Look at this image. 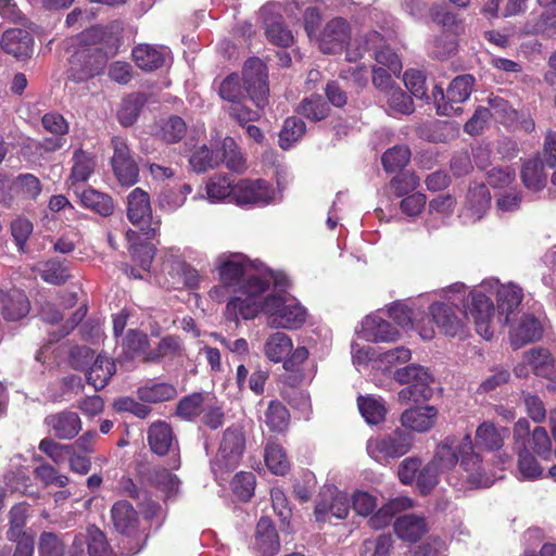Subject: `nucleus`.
<instances>
[{
    "instance_id": "f257e3e1",
    "label": "nucleus",
    "mask_w": 556,
    "mask_h": 556,
    "mask_svg": "<svg viewBox=\"0 0 556 556\" xmlns=\"http://www.w3.org/2000/svg\"><path fill=\"white\" fill-rule=\"evenodd\" d=\"M270 281L279 289L264 296L269 283H256L255 290L245 300L235 298L227 302L224 316L226 320L239 326L240 318L254 319L261 312L267 315L268 325L271 328L298 329L307 318L306 308L293 296L280 291L288 286L285 276L270 277Z\"/></svg>"
},
{
    "instance_id": "f03ea898",
    "label": "nucleus",
    "mask_w": 556,
    "mask_h": 556,
    "mask_svg": "<svg viewBox=\"0 0 556 556\" xmlns=\"http://www.w3.org/2000/svg\"><path fill=\"white\" fill-rule=\"evenodd\" d=\"M459 459L460 468L465 471V479L470 486L488 488L493 484L495 479L485 470L480 455L473 451L469 433L460 440L455 437H447L438 445L431 463L441 471H445L454 468Z\"/></svg>"
},
{
    "instance_id": "7ed1b4c3",
    "label": "nucleus",
    "mask_w": 556,
    "mask_h": 556,
    "mask_svg": "<svg viewBox=\"0 0 556 556\" xmlns=\"http://www.w3.org/2000/svg\"><path fill=\"white\" fill-rule=\"evenodd\" d=\"M217 269L220 285L211 289L210 296L222 301L228 292H232L228 299L245 300L255 290L256 283H270V279H262L253 273L252 264L242 254H223L217 258Z\"/></svg>"
},
{
    "instance_id": "20e7f679",
    "label": "nucleus",
    "mask_w": 556,
    "mask_h": 556,
    "mask_svg": "<svg viewBox=\"0 0 556 556\" xmlns=\"http://www.w3.org/2000/svg\"><path fill=\"white\" fill-rule=\"evenodd\" d=\"M267 78L266 66L263 61L253 58L248 60L243 66L244 86H241L237 74H231L220 83L218 92L220 98L230 104L239 100H245L248 94L256 108L264 109L268 103L269 96Z\"/></svg>"
},
{
    "instance_id": "39448f33",
    "label": "nucleus",
    "mask_w": 556,
    "mask_h": 556,
    "mask_svg": "<svg viewBox=\"0 0 556 556\" xmlns=\"http://www.w3.org/2000/svg\"><path fill=\"white\" fill-rule=\"evenodd\" d=\"M245 432L241 425H231L224 431L218 451L211 462L212 471L219 483L224 480V473L239 466L245 452Z\"/></svg>"
},
{
    "instance_id": "423d86ee",
    "label": "nucleus",
    "mask_w": 556,
    "mask_h": 556,
    "mask_svg": "<svg viewBox=\"0 0 556 556\" xmlns=\"http://www.w3.org/2000/svg\"><path fill=\"white\" fill-rule=\"evenodd\" d=\"M356 48H348L346 60L349 62H356L363 56L367 50H374V58L378 66L387 68L394 76H399L402 71V62L397 54L390 48L383 45L382 37L378 31L371 30L366 35L355 39Z\"/></svg>"
},
{
    "instance_id": "0eeeda50",
    "label": "nucleus",
    "mask_w": 556,
    "mask_h": 556,
    "mask_svg": "<svg viewBox=\"0 0 556 556\" xmlns=\"http://www.w3.org/2000/svg\"><path fill=\"white\" fill-rule=\"evenodd\" d=\"M394 379L401 384H407L399 394L401 403L427 401L432 396L430 384L433 381L429 371L419 365H408L394 372Z\"/></svg>"
},
{
    "instance_id": "6e6552de",
    "label": "nucleus",
    "mask_w": 556,
    "mask_h": 556,
    "mask_svg": "<svg viewBox=\"0 0 556 556\" xmlns=\"http://www.w3.org/2000/svg\"><path fill=\"white\" fill-rule=\"evenodd\" d=\"M473 84V76L464 74L455 77L451 81L446 92H444L441 87H435L432 93L437 113L444 116L462 114V104L469 99Z\"/></svg>"
},
{
    "instance_id": "1a4fd4ad",
    "label": "nucleus",
    "mask_w": 556,
    "mask_h": 556,
    "mask_svg": "<svg viewBox=\"0 0 556 556\" xmlns=\"http://www.w3.org/2000/svg\"><path fill=\"white\" fill-rule=\"evenodd\" d=\"M413 446V437L402 430H395L391 433L371 438L367 441L368 455L379 463L387 462L390 458H399Z\"/></svg>"
},
{
    "instance_id": "9d476101",
    "label": "nucleus",
    "mask_w": 556,
    "mask_h": 556,
    "mask_svg": "<svg viewBox=\"0 0 556 556\" xmlns=\"http://www.w3.org/2000/svg\"><path fill=\"white\" fill-rule=\"evenodd\" d=\"M122 28L117 23H111L106 26H93L83 31L77 40L79 45L89 47L94 53L105 55V62L109 58L116 54L121 45Z\"/></svg>"
},
{
    "instance_id": "9b49d317",
    "label": "nucleus",
    "mask_w": 556,
    "mask_h": 556,
    "mask_svg": "<svg viewBox=\"0 0 556 556\" xmlns=\"http://www.w3.org/2000/svg\"><path fill=\"white\" fill-rule=\"evenodd\" d=\"M350 510V498L334 486H326L319 493L314 515L318 522H331L332 518L342 520Z\"/></svg>"
},
{
    "instance_id": "f8f14e48",
    "label": "nucleus",
    "mask_w": 556,
    "mask_h": 556,
    "mask_svg": "<svg viewBox=\"0 0 556 556\" xmlns=\"http://www.w3.org/2000/svg\"><path fill=\"white\" fill-rule=\"evenodd\" d=\"M111 143L113 148L111 164L116 179L122 186H134L139 178V167L126 140L114 137Z\"/></svg>"
},
{
    "instance_id": "ddd939ff",
    "label": "nucleus",
    "mask_w": 556,
    "mask_h": 556,
    "mask_svg": "<svg viewBox=\"0 0 556 556\" xmlns=\"http://www.w3.org/2000/svg\"><path fill=\"white\" fill-rule=\"evenodd\" d=\"M105 66V55L94 53L80 45L70 59L68 77L75 83L85 81L99 75Z\"/></svg>"
},
{
    "instance_id": "4468645a",
    "label": "nucleus",
    "mask_w": 556,
    "mask_h": 556,
    "mask_svg": "<svg viewBox=\"0 0 556 556\" xmlns=\"http://www.w3.org/2000/svg\"><path fill=\"white\" fill-rule=\"evenodd\" d=\"M127 218L129 222L139 227L147 236L153 238L156 233V227L152 226V208L150 195L141 188L132 189L127 195Z\"/></svg>"
},
{
    "instance_id": "2eb2a0df",
    "label": "nucleus",
    "mask_w": 556,
    "mask_h": 556,
    "mask_svg": "<svg viewBox=\"0 0 556 556\" xmlns=\"http://www.w3.org/2000/svg\"><path fill=\"white\" fill-rule=\"evenodd\" d=\"M529 368L535 376L556 382V359L546 349L533 348L527 351L514 372L518 378H525L529 375Z\"/></svg>"
},
{
    "instance_id": "dca6fc26",
    "label": "nucleus",
    "mask_w": 556,
    "mask_h": 556,
    "mask_svg": "<svg viewBox=\"0 0 556 556\" xmlns=\"http://www.w3.org/2000/svg\"><path fill=\"white\" fill-rule=\"evenodd\" d=\"M351 37L349 23L342 17H334L326 23L316 37L319 50L325 54L341 52Z\"/></svg>"
},
{
    "instance_id": "f3484780",
    "label": "nucleus",
    "mask_w": 556,
    "mask_h": 556,
    "mask_svg": "<svg viewBox=\"0 0 556 556\" xmlns=\"http://www.w3.org/2000/svg\"><path fill=\"white\" fill-rule=\"evenodd\" d=\"M429 312L435 326L443 334L459 339L466 337L467 323L465 316L457 315L452 305L435 301L429 305Z\"/></svg>"
},
{
    "instance_id": "a211bd4d",
    "label": "nucleus",
    "mask_w": 556,
    "mask_h": 556,
    "mask_svg": "<svg viewBox=\"0 0 556 556\" xmlns=\"http://www.w3.org/2000/svg\"><path fill=\"white\" fill-rule=\"evenodd\" d=\"M276 200V191L263 179L240 180L235 185V201L239 205H267Z\"/></svg>"
},
{
    "instance_id": "6ab92c4d",
    "label": "nucleus",
    "mask_w": 556,
    "mask_h": 556,
    "mask_svg": "<svg viewBox=\"0 0 556 556\" xmlns=\"http://www.w3.org/2000/svg\"><path fill=\"white\" fill-rule=\"evenodd\" d=\"M470 298L465 318H472L477 333L489 340L494 333L492 327L494 317L493 302L481 292H472Z\"/></svg>"
},
{
    "instance_id": "aec40b11",
    "label": "nucleus",
    "mask_w": 556,
    "mask_h": 556,
    "mask_svg": "<svg viewBox=\"0 0 556 556\" xmlns=\"http://www.w3.org/2000/svg\"><path fill=\"white\" fill-rule=\"evenodd\" d=\"M280 5L276 3H267L262 7L260 13L265 26L267 39L280 47H289L293 43V35L282 21L279 12Z\"/></svg>"
},
{
    "instance_id": "412c9836",
    "label": "nucleus",
    "mask_w": 556,
    "mask_h": 556,
    "mask_svg": "<svg viewBox=\"0 0 556 556\" xmlns=\"http://www.w3.org/2000/svg\"><path fill=\"white\" fill-rule=\"evenodd\" d=\"M545 316L541 311L523 313L510 329V342L515 348L541 339L543 334V320Z\"/></svg>"
},
{
    "instance_id": "4be33fe9",
    "label": "nucleus",
    "mask_w": 556,
    "mask_h": 556,
    "mask_svg": "<svg viewBox=\"0 0 556 556\" xmlns=\"http://www.w3.org/2000/svg\"><path fill=\"white\" fill-rule=\"evenodd\" d=\"M357 331L363 339L375 343L394 342L401 337L397 328L377 313L367 315Z\"/></svg>"
},
{
    "instance_id": "5701e85b",
    "label": "nucleus",
    "mask_w": 556,
    "mask_h": 556,
    "mask_svg": "<svg viewBox=\"0 0 556 556\" xmlns=\"http://www.w3.org/2000/svg\"><path fill=\"white\" fill-rule=\"evenodd\" d=\"M433 22L441 26L447 35L444 38H435L433 40L432 53L437 58H445L456 50V42L452 37L459 28L456 15L446 10H439L432 14Z\"/></svg>"
},
{
    "instance_id": "b1692460",
    "label": "nucleus",
    "mask_w": 556,
    "mask_h": 556,
    "mask_svg": "<svg viewBox=\"0 0 556 556\" xmlns=\"http://www.w3.org/2000/svg\"><path fill=\"white\" fill-rule=\"evenodd\" d=\"M30 309V303L21 289L15 287H0V311L7 320H20Z\"/></svg>"
},
{
    "instance_id": "393cba45",
    "label": "nucleus",
    "mask_w": 556,
    "mask_h": 556,
    "mask_svg": "<svg viewBox=\"0 0 556 556\" xmlns=\"http://www.w3.org/2000/svg\"><path fill=\"white\" fill-rule=\"evenodd\" d=\"M45 425L61 440L74 439L81 430V420L77 413L62 410L45 418Z\"/></svg>"
},
{
    "instance_id": "a878e982",
    "label": "nucleus",
    "mask_w": 556,
    "mask_h": 556,
    "mask_svg": "<svg viewBox=\"0 0 556 556\" xmlns=\"http://www.w3.org/2000/svg\"><path fill=\"white\" fill-rule=\"evenodd\" d=\"M33 45L31 35L21 28L5 30L0 40L1 49L17 60L29 58L33 52Z\"/></svg>"
},
{
    "instance_id": "bb28decb",
    "label": "nucleus",
    "mask_w": 556,
    "mask_h": 556,
    "mask_svg": "<svg viewBox=\"0 0 556 556\" xmlns=\"http://www.w3.org/2000/svg\"><path fill=\"white\" fill-rule=\"evenodd\" d=\"M522 299L523 291L518 285L514 282L498 285L496 289V305L498 320L503 325L509 323L511 314L521 304Z\"/></svg>"
},
{
    "instance_id": "cd10ccee",
    "label": "nucleus",
    "mask_w": 556,
    "mask_h": 556,
    "mask_svg": "<svg viewBox=\"0 0 556 556\" xmlns=\"http://www.w3.org/2000/svg\"><path fill=\"white\" fill-rule=\"evenodd\" d=\"M438 409L434 406H421L406 409L401 416L404 428L416 432H427L435 424Z\"/></svg>"
},
{
    "instance_id": "c85d7f7f",
    "label": "nucleus",
    "mask_w": 556,
    "mask_h": 556,
    "mask_svg": "<svg viewBox=\"0 0 556 556\" xmlns=\"http://www.w3.org/2000/svg\"><path fill=\"white\" fill-rule=\"evenodd\" d=\"M81 206L102 216L108 217L114 213L115 204L112 197L94 188L88 187L80 192L76 191Z\"/></svg>"
},
{
    "instance_id": "c756f323",
    "label": "nucleus",
    "mask_w": 556,
    "mask_h": 556,
    "mask_svg": "<svg viewBox=\"0 0 556 556\" xmlns=\"http://www.w3.org/2000/svg\"><path fill=\"white\" fill-rule=\"evenodd\" d=\"M29 517V505L25 502L15 504L8 514V530L5 536L8 541H20L34 539V535L25 530Z\"/></svg>"
},
{
    "instance_id": "7c9ffc66",
    "label": "nucleus",
    "mask_w": 556,
    "mask_h": 556,
    "mask_svg": "<svg viewBox=\"0 0 556 556\" xmlns=\"http://www.w3.org/2000/svg\"><path fill=\"white\" fill-rule=\"evenodd\" d=\"M168 49L151 45H138L132 50V58L138 67L144 71H154L162 67L168 55Z\"/></svg>"
},
{
    "instance_id": "2f4dec72",
    "label": "nucleus",
    "mask_w": 556,
    "mask_h": 556,
    "mask_svg": "<svg viewBox=\"0 0 556 556\" xmlns=\"http://www.w3.org/2000/svg\"><path fill=\"white\" fill-rule=\"evenodd\" d=\"M491 195L484 184L475 182L470 185L465 203V214L470 218L480 219L489 210Z\"/></svg>"
},
{
    "instance_id": "473e14b6",
    "label": "nucleus",
    "mask_w": 556,
    "mask_h": 556,
    "mask_svg": "<svg viewBox=\"0 0 556 556\" xmlns=\"http://www.w3.org/2000/svg\"><path fill=\"white\" fill-rule=\"evenodd\" d=\"M114 528L124 535H131L138 527V514L127 501L116 502L111 509Z\"/></svg>"
},
{
    "instance_id": "72a5a7b5",
    "label": "nucleus",
    "mask_w": 556,
    "mask_h": 556,
    "mask_svg": "<svg viewBox=\"0 0 556 556\" xmlns=\"http://www.w3.org/2000/svg\"><path fill=\"white\" fill-rule=\"evenodd\" d=\"M520 176L525 188L532 193L544 190L547 185L548 174L539 157L528 160L522 166Z\"/></svg>"
},
{
    "instance_id": "f704fd0d",
    "label": "nucleus",
    "mask_w": 556,
    "mask_h": 556,
    "mask_svg": "<svg viewBox=\"0 0 556 556\" xmlns=\"http://www.w3.org/2000/svg\"><path fill=\"white\" fill-rule=\"evenodd\" d=\"M255 548L263 556H273L279 548L280 543L276 530L267 517H262L256 526Z\"/></svg>"
},
{
    "instance_id": "c9c22d12",
    "label": "nucleus",
    "mask_w": 556,
    "mask_h": 556,
    "mask_svg": "<svg viewBox=\"0 0 556 556\" xmlns=\"http://www.w3.org/2000/svg\"><path fill=\"white\" fill-rule=\"evenodd\" d=\"M394 531L401 540L413 543L428 531V526L424 517L404 515L395 520Z\"/></svg>"
},
{
    "instance_id": "e433bc0d",
    "label": "nucleus",
    "mask_w": 556,
    "mask_h": 556,
    "mask_svg": "<svg viewBox=\"0 0 556 556\" xmlns=\"http://www.w3.org/2000/svg\"><path fill=\"white\" fill-rule=\"evenodd\" d=\"M508 435L509 430L507 428H497L493 422L484 421L476 430V442L477 445L488 451H495L503 446Z\"/></svg>"
},
{
    "instance_id": "4c0bfd02",
    "label": "nucleus",
    "mask_w": 556,
    "mask_h": 556,
    "mask_svg": "<svg viewBox=\"0 0 556 556\" xmlns=\"http://www.w3.org/2000/svg\"><path fill=\"white\" fill-rule=\"evenodd\" d=\"M174 434L170 426L165 421L152 424L148 431V442L157 455H165L174 445Z\"/></svg>"
},
{
    "instance_id": "58836bf2",
    "label": "nucleus",
    "mask_w": 556,
    "mask_h": 556,
    "mask_svg": "<svg viewBox=\"0 0 556 556\" xmlns=\"http://www.w3.org/2000/svg\"><path fill=\"white\" fill-rule=\"evenodd\" d=\"M33 271L50 285H62L70 278L68 267L58 258L36 263Z\"/></svg>"
},
{
    "instance_id": "ea45409f",
    "label": "nucleus",
    "mask_w": 556,
    "mask_h": 556,
    "mask_svg": "<svg viewBox=\"0 0 556 556\" xmlns=\"http://www.w3.org/2000/svg\"><path fill=\"white\" fill-rule=\"evenodd\" d=\"M413 506V501L406 496L395 497L384 504L379 510L372 515L368 523L372 529H381L388 526L395 514L408 509Z\"/></svg>"
},
{
    "instance_id": "a19ab883",
    "label": "nucleus",
    "mask_w": 556,
    "mask_h": 556,
    "mask_svg": "<svg viewBox=\"0 0 556 556\" xmlns=\"http://www.w3.org/2000/svg\"><path fill=\"white\" fill-rule=\"evenodd\" d=\"M293 349L291 338L285 332L271 333L264 343V354L273 363H281L290 355Z\"/></svg>"
},
{
    "instance_id": "79ce46f5",
    "label": "nucleus",
    "mask_w": 556,
    "mask_h": 556,
    "mask_svg": "<svg viewBox=\"0 0 556 556\" xmlns=\"http://www.w3.org/2000/svg\"><path fill=\"white\" fill-rule=\"evenodd\" d=\"M115 372V363L105 355H98L87 371L88 383L96 390H102Z\"/></svg>"
},
{
    "instance_id": "37998d69",
    "label": "nucleus",
    "mask_w": 556,
    "mask_h": 556,
    "mask_svg": "<svg viewBox=\"0 0 556 556\" xmlns=\"http://www.w3.org/2000/svg\"><path fill=\"white\" fill-rule=\"evenodd\" d=\"M72 161L73 166L68 177L71 186H74L77 182L87 181L96 168L94 156L81 149H77L73 153Z\"/></svg>"
},
{
    "instance_id": "c03bdc74",
    "label": "nucleus",
    "mask_w": 556,
    "mask_h": 556,
    "mask_svg": "<svg viewBox=\"0 0 556 556\" xmlns=\"http://www.w3.org/2000/svg\"><path fill=\"white\" fill-rule=\"evenodd\" d=\"M137 394L143 402L161 403L173 400L177 395V390L167 382H148L138 388Z\"/></svg>"
},
{
    "instance_id": "a18cd8bd",
    "label": "nucleus",
    "mask_w": 556,
    "mask_h": 556,
    "mask_svg": "<svg viewBox=\"0 0 556 556\" xmlns=\"http://www.w3.org/2000/svg\"><path fill=\"white\" fill-rule=\"evenodd\" d=\"M290 414L285 405L278 401H271L264 414V422L273 432H283L288 429Z\"/></svg>"
},
{
    "instance_id": "49530a36",
    "label": "nucleus",
    "mask_w": 556,
    "mask_h": 556,
    "mask_svg": "<svg viewBox=\"0 0 556 556\" xmlns=\"http://www.w3.org/2000/svg\"><path fill=\"white\" fill-rule=\"evenodd\" d=\"M192 191L189 184H181L177 187H166L159 197L160 206L163 210L173 212L181 207L186 202L187 195Z\"/></svg>"
},
{
    "instance_id": "de8ad7c7",
    "label": "nucleus",
    "mask_w": 556,
    "mask_h": 556,
    "mask_svg": "<svg viewBox=\"0 0 556 556\" xmlns=\"http://www.w3.org/2000/svg\"><path fill=\"white\" fill-rule=\"evenodd\" d=\"M148 345L149 340L146 333L138 330H129L122 343L125 358L131 359L136 356H142L146 362V356L150 352Z\"/></svg>"
},
{
    "instance_id": "09e8293b",
    "label": "nucleus",
    "mask_w": 556,
    "mask_h": 556,
    "mask_svg": "<svg viewBox=\"0 0 556 556\" xmlns=\"http://www.w3.org/2000/svg\"><path fill=\"white\" fill-rule=\"evenodd\" d=\"M358 409L368 424L377 425L384 420L387 408L382 399L359 396Z\"/></svg>"
},
{
    "instance_id": "8fccbe9b",
    "label": "nucleus",
    "mask_w": 556,
    "mask_h": 556,
    "mask_svg": "<svg viewBox=\"0 0 556 556\" xmlns=\"http://www.w3.org/2000/svg\"><path fill=\"white\" fill-rule=\"evenodd\" d=\"M264 459L267 468L274 475L283 476L290 468V464L283 448L275 442H268L266 444Z\"/></svg>"
},
{
    "instance_id": "3c124183",
    "label": "nucleus",
    "mask_w": 556,
    "mask_h": 556,
    "mask_svg": "<svg viewBox=\"0 0 556 556\" xmlns=\"http://www.w3.org/2000/svg\"><path fill=\"white\" fill-rule=\"evenodd\" d=\"M208 397L207 393H192L185 396L179 401L176 414L185 420H192L200 416Z\"/></svg>"
},
{
    "instance_id": "603ef678",
    "label": "nucleus",
    "mask_w": 556,
    "mask_h": 556,
    "mask_svg": "<svg viewBox=\"0 0 556 556\" xmlns=\"http://www.w3.org/2000/svg\"><path fill=\"white\" fill-rule=\"evenodd\" d=\"M518 479L536 480L544 476L543 468L539 465L535 457L526 448L518 447Z\"/></svg>"
},
{
    "instance_id": "864d4df0",
    "label": "nucleus",
    "mask_w": 556,
    "mask_h": 556,
    "mask_svg": "<svg viewBox=\"0 0 556 556\" xmlns=\"http://www.w3.org/2000/svg\"><path fill=\"white\" fill-rule=\"evenodd\" d=\"M182 354V343L178 337L166 336L162 338L155 350L150 351L146 362L156 363L164 357L174 358Z\"/></svg>"
},
{
    "instance_id": "5fc2aeb1",
    "label": "nucleus",
    "mask_w": 556,
    "mask_h": 556,
    "mask_svg": "<svg viewBox=\"0 0 556 556\" xmlns=\"http://www.w3.org/2000/svg\"><path fill=\"white\" fill-rule=\"evenodd\" d=\"M305 123L299 117H288L279 134V146L283 150L291 148L305 134Z\"/></svg>"
},
{
    "instance_id": "6e6d98bb",
    "label": "nucleus",
    "mask_w": 556,
    "mask_h": 556,
    "mask_svg": "<svg viewBox=\"0 0 556 556\" xmlns=\"http://www.w3.org/2000/svg\"><path fill=\"white\" fill-rule=\"evenodd\" d=\"M206 193L212 202L223 201L228 197L235 199V185L227 176H215L207 181Z\"/></svg>"
},
{
    "instance_id": "4d7b16f0",
    "label": "nucleus",
    "mask_w": 556,
    "mask_h": 556,
    "mask_svg": "<svg viewBox=\"0 0 556 556\" xmlns=\"http://www.w3.org/2000/svg\"><path fill=\"white\" fill-rule=\"evenodd\" d=\"M187 130L185 121L179 116H170L162 121L160 126V136L167 143L180 141Z\"/></svg>"
},
{
    "instance_id": "13d9d810",
    "label": "nucleus",
    "mask_w": 556,
    "mask_h": 556,
    "mask_svg": "<svg viewBox=\"0 0 556 556\" xmlns=\"http://www.w3.org/2000/svg\"><path fill=\"white\" fill-rule=\"evenodd\" d=\"M410 152L404 146H395L382 155V165L387 172L394 173L402 169L409 161Z\"/></svg>"
},
{
    "instance_id": "bf43d9fd",
    "label": "nucleus",
    "mask_w": 556,
    "mask_h": 556,
    "mask_svg": "<svg viewBox=\"0 0 556 556\" xmlns=\"http://www.w3.org/2000/svg\"><path fill=\"white\" fill-rule=\"evenodd\" d=\"M255 483L254 473L240 471L233 477L231 489L239 500L247 502L254 494Z\"/></svg>"
},
{
    "instance_id": "052dcab7",
    "label": "nucleus",
    "mask_w": 556,
    "mask_h": 556,
    "mask_svg": "<svg viewBox=\"0 0 556 556\" xmlns=\"http://www.w3.org/2000/svg\"><path fill=\"white\" fill-rule=\"evenodd\" d=\"M388 108L390 114L393 115H409L414 112V103L410 96L400 88H395L389 93Z\"/></svg>"
},
{
    "instance_id": "680f3d73",
    "label": "nucleus",
    "mask_w": 556,
    "mask_h": 556,
    "mask_svg": "<svg viewBox=\"0 0 556 556\" xmlns=\"http://www.w3.org/2000/svg\"><path fill=\"white\" fill-rule=\"evenodd\" d=\"M328 111L327 103L320 97L306 98L299 106V113L314 122L324 119Z\"/></svg>"
},
{
    "instance_id": "e2e57ef3",
    "label": "nucleus",
    "mask_w": 556,
    "mask_h": 556,
    "mask_svg": "<svg viewBox=\"0 0 556 556\" xmlns=\"http://www.w3.org/2000/svg\"><path fill=\"white\" fill-rule=\"evenodd\" d=\"M39 556H64V543L56 533L45 531L39 536Z\"/></svg>"
},
{
    "instance_id": "0e129e2a",
    "label": "nucleus",
    "mask_w": 556,
    "mask_h": 556,
    "mask_svg": "<svg viewBox=\"0 0 556 556\" xmlns=\"http://www.w3.org/2000/svg\"><path fill=\"white\" fill-rule=\"evenodd\" d=\"M142 103V99L139 94H131L124 99L123 104L118 111L119 122L124 126L132 125L140 113Z\"/></svg>"
},
{
    "instance_id": "69168bd1",
    "label": "nucleus",
    "mask_w": 556,
    "mask_h": 556,
    "mask_svg": "<svg viewBox=\"0 0 556 556\" xmlns=\"http://www.w3.org/2000/svg\"><path fill=\"white\" fill-rule=\"evenodd\" d=\"M35 478L40 480L45 486L56 485L65 486L68 483V478L65 475H61L49 464H42L35 468Z\"/></svg>"
},
{
    "instance_id": "338daca9",
    "label": "nucleus",
    "mask_w": 556,
    "mask_h": 556,
    "mask_svg": "<svg viewBox=\"0 0 556 556\" xmlns=\"http://www.w3.org/2000/svg\"><path fill=\"white\" fill-rule=\"evenodd\" d=\"M193 170L201 173L218 165V156L214 155L205 146L194 151L189 160Z\"/></svg>"
},
{
    "instance_id": "774afa93",
    "label": "nucleus",
    "mask_w": 556,
    "mask_h": 556,
    "mask_svg": "<svg viewBox=\"0 0 556 556\" xmlns=\"http://www.w3.org/2000/svg\"><path fill=\"white\" fill-rule=\"evenodd\" d=\"M203 422L210 427L211 429L219 428L224 422V412L223 408L217 404L215 399L210 395L206 401L202 413Z\"/></svg>"
}]
</instances>
